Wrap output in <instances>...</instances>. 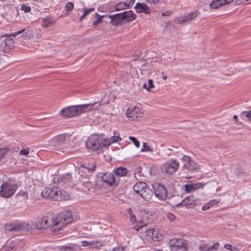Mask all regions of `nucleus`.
Instances as JSON below:
<instances>
[{
	"label": "nucleus",
	"instance_id": "nucleus-30",
	"mask_svg": "<svg viewBox=\"0 0 251 251\" xmlns=\"http://www.w3.org/2000/svg\"><path fill=\"white\" fill-rule=\"evenodd\" d=\"M112 143L110 138L105 139L103 140L101 138L100 150H102L103 148L109 147Z\"/></svg>",
	"mask_w": 251,
	"mask_h": 251
},
{
	"label": "nucleus",
	"instance_id": "nucleus-20",
	"mask_svg": "<svg viewBox=\"0 0 251 251\" xmlns=\"http://www.w3.org/2000/svg\"><path fill=\"white\" fill-rule=\"evenodd\" d=\"M204 184H203L201 182H198L194 184H186L184 186L185 188V191L188 193H190L198 189L202 188Z\"/></svg>",
	"mask_w": 251,
	"mask_h": 251
},
{
	"label": "nucleus",
	"instance_id": "nucleus-29",
	"mask_svg": "<svg viewBox=\"0 0 251 251\" xmlns=\"http://www.w3.org/2000/svg\"><path fill=\"white\" fill-rule=\"evenodd\" d=\"M126 8H128V7L127 3L125 2H120L115 6V10L116 11L124 10Z\"/></svg>",
	"mask_w": 251,
	"mask_h": 251
},
{
	"label": "nucleus",
	"instance_id": "nucleus-34",
	"mask_svg": "<svg viewBox=\"0 0 251 251\" xmlns=\"http://www.w3.org/2000/svg\"><path fill=\"white\" fill-rule=\"evenodd\" d=\"M95 15L98 16V18L93 23V25L94 26H96L98 24H100L102 22V19L103 18L107 17V15L100 16L98 13H96Z\"/></svg>",
	"mask_w": 251,
	"mask_h": 251
},
{
	"label": "nucleus",
	"instance_id": "nucleus-58",
	"mask_svg": "<svg viewBox=\"0 0 251 251\" xmlns=\"http://www.w3.org/2000/svg\"><path fill=\"white\" fill-rule=\"evenodd\" d=\"M124 248L123 247H118L115 248H113L112 251H123Z\"/></svg>",
	"mask_w": 251,
	"mask_h": 251
},
{
	"label": "nucleus",
	"instance_id": "nucleus-39",
	"mask_svg": "<svg viewBox=\"0 0 251 251\" xmlns=\"http://www.w3.org/2000/svg\"><path fill=\"white\" fill-rule=\"evenodd\" d=\"M61 178L63 182L66 183L67 181H70L71 180L72 177L69 174H67L62 176Z\"/></svg>",
	"mask_w": 251,
	"mask_h": 251
},
{
	"label": "nucleus",
	"instance_id": "nucleus-1",
	"mask_svg": "<svg viewBox=\"0 0 251 251\" xmlns=\"http://www.w3.org/2000/svg\"><path fill=\"white\" fill-rule=\"evenodd\" d=\"M134 191L146 201H149L152 197V191L147 185L143 182H139L136 183L133 187Z\"/></svg>",
	"mask_w": 251,
	"mask_h": 251
},
{
	"label": "nucleus",
	"instance_id": "nucleus-24",
	"mask_svg": "<svg viewBox=\"0 0 251 251\" xmlns=\"http://www.w3.org/2000/svg\"><path fill=\"white\" fill-rule=\"evenodd\" d=\"M14 41L12 38L8 37L4 40L2 45L4 47V50H8L14 47Z\"/></svg>",
	"mask_w": 251,
	"mask_h": 251
},
{
	"label": "nucleus",
	"instance_id": "nucleus-45",
	"mask_svg": "<svg viewBox=\"0 0 251 251\" xmlns=\"http://www.w3.org/2000/svg\"><path fill=\"white\" fill-rule=\"evenodd\" d=\"M17 196L18 197L22 196L23 199L24 200L27 199V197H28L27 192L23 191H19V193L17 194Z\"/></svg>",
	"mask_w": 251,
	"mask_h": 251
},
{
	"label": "nucleus",
	"instance_id": "nucleus-18",
	"mask_svg": "<svg viewBox=\"0 0 251 251\" xmlns=\"http://www.w3.org/2000/svg\"><path fill=\"white\" fill-rule=\"evenodd\" d=\"M121 13L116 14L113 15H107V17L110 19V23L113 25H120L124 21Z\"/></svg>",
	"mask_w": 251,
	"mask_h": 251
},
{
	"label": "nucleus",
	"instance_id": "nucleus-48",
	"mask_svg": "<svg viewBox=\"0 0 251 251\" xmlns=\"http://www.w3.org/2000/svg\"><path fill=\"white\" fill-rule=\"evenodd\" d=\"M220 202V199H213L208 202L210 206H213Z\"/></svg>",
	"mask_w": 251,
	"mask_h": 251
},
{
	"label": "nucleus",
	"instance_id": "nucleus-42",
	"mask_svg": "<svg viewBox=\"0 0 251 251\" xmlns=\"http://www.w3.org/2000/svg\"><path fill=\"white\" fill-rule=\"evenodd\" d=\"M225 248L227 250L231 251H238V249L231 245L230 244H225Z\"/></svg>",
	"mask_w": 251,
	"mask_h": 251
},
{
	"label": "nucleus",
	"instance_id": "nucleus-27",
	"mask_svg": "<svg viewBox=\"0 0 251 251\" xmlns=\"http://www.w3.org/2000/svg\"><path fill=\"white\" fill-rule=\"evenodd\" d=\"M116 177L119 179V177H123L125 176L127 174V170L123 167H119L115 170V171Z\"/></svg>",
	"mask_w": 251,
	"mask_h": 251
},
{
	"label": "nucleus",
	"instance_id": "nucleus-25",
	"mask_svg": "<svg viewBox=\"0 0 251 251\" xmlns=\"http://www.w3.org/2000/svg\"><path fill=\"white\" fill-rule=\"evenodd\" d=\"M82 186L81 189L84 192H86L90 190V188L93 187V184L89 179L86 178L84 180H81L80 182Z\"/></svg>",
	"mask_w": 251,
	"mask_h": 251
},
{
	"label": "nucleus",
	"instance_id": "nucleus-59",
	"mask_svg": "<svg viewBox=\"0 0 251 251\" xmlns=\"http://www.w3.org/2000/svg\"><path fill=\"white\" fill-rule=\"evenodd\" d=\"M135 2V0H129V2L127 3L128 7H129L133 5V4Z\"/></svg>",
	"mask_w": 251,
	"mask_h": 251
},
{
	"label": "nucleus",
	"instance_id": "nucleus-36",
	"mask_svg": "<svg viewBox=\"0 0 251 251\" xmlns=\"http://www.w3.org/2000/svg\"><path fill=\"white\" fill-rule=\"evenodd\" d=\"M74 7V5L73 3L72 2H68L65 6V9L66 11V13L69 14L71 12V11L73 9Z\"/></svg>",
	"mask_w": 251,
	"mask_h": 251
},
{
	"label": "nucleus",
	"instance_id": "nucleus-13",
	"mask_svg": "<svg viewBox=\"0 0 251 251\" xmlns=\"http://www.w3.org/2000/svg\"><path fill=\"white\" fill-rule=\"evenodd\" d=\"M50 226H51L50 230L54 235L59 234L62 228L65 226L62 220H59L58 218L54 220V217H53V221H52Z\"/></svg>",
	"mask_w": 251,
	"mask_h": 251
},
{
	"label": "nucleus",
	"instance_id": "nucleus-12",
	"mask_svg": "<svg viewBox=\"0 0 251 251\" xmlns=\"http://www.w3.org/2000/svg\"><path fill=\"white\" fill-rule=\"evenodd\" d=\"M182 161L184 163L183 167L189 171H196L199 169L198 164L188 155H183Z\"/></svg>",
	"mask_w": 251,
	"mask_h": 251
},
{
	"label": "nucleus",
	"instance_id": "nucleus-10",
	"mask_svg": "<svg viewBox=\"0 0 251 251\" xmlns=\"http://www.w3.org/2000/svg\"><path fill=\"white\" fill-rule=\"evenodd\" d=\"M142 110L141 108L137 106L130 107L126 111L127 118L131 121L136 120L138 118L142 116Z\"/></svg>",
	"mask_w": 251,
	"mask_h": 251
},
{
	"label": "nucleus",
	"instance_id": "nucleus-51",
	"mask_svg": "<svg viewBox=\"0 0 251 251\" xmlns=\"http://www.w3.org/2000/svg\"><path fill=\"white\" fill-rule=\"evenodd\" d=\"M25 31V28H23V29H22L21 30H19L16 32H14L13 33H12L10 34V36H16L19 34H20L21 33H24V32Z\"/></svg>",
	"mask_w": 251,
	"mask_h": 251
},
{
	"label": "nucleus",
	"instance_id": "nucleus-17",
	"mask_svg": "<svg viewBox=\"0 0 251 251\" xmlns=\"http://www.w3.org/2000/svg\"><path fill=\"white\" fill-rule=\"evenodd\" d=\"M234 0H213L210 3L211 9H217L226 4H229Z\"/></svg>",
	"mask_w": 251,
	"mask_h": 251
},
{
	"label": "nucleus",
	"instance_id": "nucleus-7",
	"mask_svg": "<svg viewBox=\"0 0 251 251\" xmlns=\"http://www.w3.org/2000/svg\"><path fill=\"white\" fill-rule=\"evenodd\" d=\"M17 189L15 184H11L8 182L3 183L0 188V196L4 198H9L12 196Z\"/></svg>",
	"mask_w": 251,
	"mask_h": 251
},
{
	"label": "nucleus",
	"instance_id": "nucleus-28",
	"mask_svg": "<svg viewBox=\"0 0 251 251\" xmlns=\"http://www.w3.org/2000/svg\"><path fill=\"white\" fill-rule=\"evenodd\" d=\"M197 16V14L196 12L189 13L188 15L184 16L182 18L181 21L179 22V23L190 21L193 19H194Z\"/></svg>",
	"mask_w": 251,
	"mask_h": 251
},
{
	"label": "nucleus",
	"instance_id": "nucleus-2",
	"mask_svg": "<svg viewBox=\"0 0 251 251\" xmlns=\"http://www.w3.org/2000/svg\"><path fill=\"white\" fill-rule=\"evenodd\" d=\"M85 108V105L66 107L61 110V115L65 118H72L81 114L84 112Z\"/></svg>",
	"mask_w": 251,
	"mask_h": 251
},
{
	"label": "nucleus",
	"instance_id": "nucleus-21",
	"mask_svg": "<svg viewBox=\"0 0 251 251\" xmlns=\"http://www.w3.org/2000/svg\"><path fill=\"white\" fill-rule=\"evenodd\" d=\"M58 219H59V220H62L64 226L67 224L72 222L73 220L72 214L70 211L63 212Z\"/></svg>",
	"mask_w": 251,
	"mask_h": 251
},
{
	"label": "nucleus",
	"instance_id": "nucleus-9",
	"mask_svg": "<svg viewBox=\"0 0 251 251\" xmlns=\"http://www.w3.org/2000/svg\"><path fill=\"white\" fill-rule=\"evenodd\" d=\"M179 163L175 160H170L165 163L161 166L162 172L169 174H172L176 172L179 167Z\"/></svg>",
	"mask_w": 251,
	"mask_h": 251
},
{
	"label": "nucleus",
	"instance_id": "nucleus-5",
	"mask_svg": "<svg viewBox=\"0 0 251 251\" xmlns=\"http://www.w3.org/2000/svg\"><path fill=\"white\" fill-rule=\"evenodd\" d=\"M101 137L97 134H94L88 138L86 141V147L92 151L100 150Z\"/></svg>",
	"mask_w": 251,
	"mask_h": 251
},
{
	"label": "nucleus",
	"instance_id": "nucleus-46",
	"mask_svg": "<svg viewBox=\"0 0 251 251\" xmlns=\"http://www.w3.org/2000/svg\"><path fill=\"white\" fill-rule=\"evenodd\" d=\"M83 9L84 10L83 11V14L85 15L86 16L89 14L90 12L93 11L95 10V8L93 7L90 8H83Z\"/></svg>",
	"mask_w": 251,
	"mask_h": 251
},
{
	"label": "nucleus",
	"instance_id": "nucleus-47",
	"mask_svg": "<svg viewBox=\"0 0 251 251\" xmlns=\"http://www.w3.org/2000/svg\"><path fill=\"white\" fill-rule=\"evenodd\" d=\"M153 230V228L147 229L145 231V234L148 237L152 238Z\"/></svg>",
	"mask_w": 251,
	"mask_h": 251
},
{
	"label": "nucleus",
	"instance_id": "nucleus-61",
	"mask_svg": "<svg viewBox=\"0 0 251 251\" xmlns=\"http://www.w3.org/2000/svg\"><path fill=\"white\" fill-rule=\"evenodd\" d=\"M85 17H86V16L83 14V15L80 18V20L82 21L84 18Z\"/></svg>",
	"mask_w": 251,
	"mask_h": 251
},
{
	"label": "nucleus",
	"instance_id": "nucleus-4",
	"mask_svg": "<svg viewBox=\"0 0 251 251\" xmlns=\"http://www.w3.org/2000/svg\"><path fill=\"white\" fill-rule=\"evenodd\" d=\"M6 228L11 231H27L30 229V226L26 222H16L7 224Z\"/></svg>",
	"mask_w": 251,
	"mask_h": 251
},
{
	"label": "nucleus",
	"instance_id": "nucleus-14",
	"mask_svg": "<svg viewBox=\"0 0 251 251\" xmlns=\"http://www.w3.org/2000/svg\"><path fill=\"white\" fill-rule=\"evenodd\" d=\"M53 193V200L55 201L67 200L70 198V195L66 191L60 190L57 187H55Z\"/></svg>",
	"mask_w": 251,
	"mask_h": 251
},
{
	"label": "nucleus",
	"instance_id": "nucleus-32",
	"mask_svg": "<svg viewBox=\"0 0 251 251\" xmlns=\"http://www.w3.org/2000/svg\"><path fill=\"white\" fill-rule=\"evenodd\" d=\"M113 134L114 135L110 138V140L112 144L121 141L122 139L120 137L119 134L116 133L115 132L113 133Z\"/></svg>",
	"mask_w": 251,
	"mask_h": 251
},
{
	"label": "nucleus",
	"instance_id": "nucleus-63",
	"mask_svg": "<svg viewBox=\"0 0 251 251\" xmlns=\"http://www.w3.org/2000/svg\"><path fill=\"white\" fill-rule=\"evenodd\" d=\"M233 119L235 120H237L238 119V117L237 115H234L233 116Z\"/></svg>",
	"mask_w": 251,
	"mask_h": 251
},
{
	"label": "nucleus",
	"instance_id": "nucleus-57",
	"mask_svg": "<svg viewBox=\"0 0 251 251\" xmlns=\"http://www.w3.org/2000/svg\"><path fill=\"white\" fill-rule=\"evenodd\" d=\"M81 168H83L84 169H85L86 170H87L89 172H93V171H95V167H93L90 168H88V167H84L83 166H81Z\"/></svg>",
	"mask_w": 251,
	"mask_h": 251
},
{
	"label": "nucleus",
	"instance_id": "nucleus-50",
	"mask_svg": "<svg viewBox=\"0 0 251 251\" xmlns=\"http://www.w3.org/2000/svg\"><path fill=\"white\" fill-rule=\"evenodd\" d=\"M7 151V149L5 148H0V160L4 157Z\"/></svg>",
	"mask_w": 251,
	"mask_h": 251
},
{
	"label": "nucleus",
	"instance_id": "nucleus-55",
	"mask_svg": "<svg viewBox=\"0 0 251 251\" xmlns=\"http://www.w3.org/2000/svg\"><path fill=\"white\" fill-rule=\"evenodd\" d=\"M210 207H211V206H210L209 203L207 202L202 207L201 209L203 211H205L210 208Z\"/></svg>",
	"mask_w": 251,
	"mask_h": 251
},
{
	"label": "nucleus",
	"instance_id": "nucleus-31",
	"mask_svg": "<svg viewBox=\"0 0 251 251\" xmlns=\"http://www.w3.org/2000/svg\"><path fill=\"white\" fill-rule=\"evenodd\" d=\"M99 242L98 241H81V245L83 247H92L93 246L96 245Z\"/></svg>",
	"mask_w": 251,
	"mask_h": 251
},
{
	"label": "nucleus",
	"instance_id": "nucleus-40",
	"mask_svg": "<svg viewBox=\"0 0 251 251\" xmlns=\"http://www.w3.org/2000/svg\"><path fill=\"white\" fill-rule=\"evenodd\" d=\"M127 212L130 215V219L131 222L135 223L136 221V216L132 213L131 208H129L127 210Z\"/></svg>",
	"mask_w": 251,
	"mask_h": 251
},
{
	"label": "nucleus",
	"instance_id": "nucleus-16",
	"mask_svg": "<svg viewBox=\"0 0 251 251\" xmlns=\"http://www.w3.org/2000/svg\"><path fill=\"white\" fill-rule=\"evenodd\" d=\"M198 202V199L195 198L193 196H191L187 197L183 200L180 204L185 206L187 208H191L197 205Z\"/></svg>",
	"mask_w": 251,
	"mask_h": 251
},
{
	"label": "nucleus",
	"instance_id": "nucleus-11",
	"mask_svg": "<svg viewBox=\"0 0 251 251\" xmlns=\"http://www.w3.org/2000/svg\"><path fill=\"white\" fill-rule=\"evenodd\" d=\"M100 177L104 182L110 186H116L120 180L113 174L108 172L102 174Z\"/></svg>",
	"mask_w": 251,
	"mask_h": 251
},
{
	"label": "nucleus",
	"instance_id": "nucleus-49",
	"mask_svg": "<svg viewBox=\"0 0 251 251\" xmlns=\"http://www.w3.org/2000/svg\"><path fill=\"white\" fill-rule=\"evenodd\" d=\"M166 217L170 221H174L176 219L175 215L172 213H168Z\"/></svg>",
	"mask_w": 251,
	"mask_h": 251
},
{
	"label": "nucleus",
	"instance_id": "nucleus-23",
	"mask_svg": "<svg viewBox=\"0 0 251 251\" xmlns=\"http://www.w3.org/2000/svg\"><path fill=\"white\" fill-rule=\"evenodd\" d=\"M123 20H127V21H132L135 19L136 15L131 10L127 11L121 13Z\"/></svg>",
	"mask_w": 251,
	"mask_h": 251
},
{
	"label": "nucleus",
	"instance_id": "nucleus-52",
	"mask_svg": "<svg viewBox=\"0 0 251 251\" xmlns=\"http://www.w3.org/2000/svg\"><path fill=\"white\" fill-rule=\"evenodd\" d=\"M146 2L151 4H156L159 3L160 0H145Z\"/></svg>",
	"mask_w": 251,
	"mask_h": 251
},
{
	"label": "nucleus",
	"instance_id": "nucleus-53",
	"mask_svg": "<svg viewBox=\"0 0 251 251\" xmlns=\"http://www.w3.org/2000/svg\"><path fill=\"white\" fill-rule=\"evenodd\" d=\"M148 84H149V86L148 87L147 91H149L150 89L151 88H154V85L153 84V81L151 79H149L148 80Z\"/></svg>",
	"mask_w": 251,
	"mask_h": 251
},
{
	"label": "nucleus",
	"instance_id": "nucleus-15",
	"mask_svg": "<svg viewBox=\"0 0 251 251\" xmlns=\"http://www.w3.org/2000/svg\"><path fill=\"white\" fill-rule=\"evenodd\" d=\"M140 214L143 217L142 219L136 222L134 226V229L136 231H139L140 229L148 225V222L145 220L148 218V213L145 210H141L140 211Z\"/></svg>",
	"mask_w": 251,
	"mask_h": 251
},
{
	"label": "nucleus",
	"instance_id": "nucleus-3",
	"mask_svg": "<svg viewBox=\"0 0 251 251\" xmlns=\"http://www.w3.org/2000/svg\"><path fill=\"white\" fill-rule=\"evenodd\" d=\"M169 244L172 251H186L188 248L187 242L181 238L171 239Z\"/></svg>",
	"mask_w": 251,
	"mask_h": 251
},
{
	"label": "nucleus",
	"instance_id": "nucleus-37",
	"mask_svg": "<svg viewBox=\"0 0 251 251\" xmlns=\"http://www.w3.org/2000/svg\"><path fill=\"white\" fill-rule=\"evenodd\" d=\"M240 116L243 118L246 117L248 120L251 121V110L244 111L241 113Z\"/></svg>",
	"mask_w": 251,
	"mask_h": 251
},
{
	"label": "nucleus",
	"instance_id": "nucleus-35",
	"mask_svg": "<svg viewBox=\"0 0 251 251\" xmlns=\"http://www.w3.org/2000/svg\"><path fill=\"white\" fill-rule=\"evenodd\" d=\"M141 152H152L153 150L149 146L147 145L146 142L143 143V148L141 150Z\"/></svg>",
	"mask_w": 251,
	"mask_h": 251
},
{
	"label": "nucleus",
	"instance_id": "nucleus-8",
	"mask_svg": "<svg viewBox=\"0 0 251 251\" xmlns=\"http://www.w3.org/2000/svg\"><path fill=\"white\" fill-rule=\"evenodd\" d=\"M53 221L51 215H46L39 218L34 224V227L39 229H45L49 227Z\"/></svg>",
	"mask_w": 251,
	"mask_h": 251
},
{
	"label": "nucleus",
	"instance_id": "nucleus-54",
	"mask_svg": "<svg viewBox=\"0 0 251 251\" xmlns=\"http://www.w3.org/2000/svg\"><path fill=\"white\" fill-rule=\"evenodd\" d=\"M208 248V247L207 246L206 244H201L199 247V249L201 251H205Z\"/></svg>",
	"mask_w": 251,
	"mask_h": 251
},
{
	"label": "nucleus",
	"instance_id": "nucleus-33",
	"mask_svg": "<svg viewBox=\"0 0 251 251\" xmlns=\"http://www.w3.org/2000/svg\"><path fill=\"white\" fill-rule=\"evenodd\" d=\"M162 238V236L159 233L158 231L155 229H154L152 239H153L154 241H158L161 240Z\"/></svg>",
	"mask_w": 251,
	"mask_h": 251
},
{
	"label": "nucleus",
	"instance_id": "nucleus-41",
	"mask_svg": "<svg viewBox=\"0 0 251 251\" xmlns=\"http://www.w3.org/2000/svg\"><path fill=\"white\" fill-rule=\"evenodd\" d=\"M20 10L24 11L25 13H28L31 11V9L30 6H27L25 4H23L21 6Z\"/></svg>",
	"mask_w": 251,
	"mask_h": 251
},
{
	"label": "nucleus",
	"instance_id": "nucleus-44",
	"mask_svg": "<svg viewBox=\"0 0 251 251\" xmlns=\"http://www.w3.org/2000/svg\"><path fill=\"white\" fill-rule=\"evenodd\" d=\"M129 139L131 141L134 145L137 147L139 148L140 147V143L134 137L129 136Z\"/></svg>",
	"mask_w": 251,
	"mask_h": 251
},
{
	"label": "nucleus",
	"instance_id": "nucleus-62",
	"mask_svg": "<svg viewBox=\"0 0 251 251\" xmlns=\"http://www.w3.org/2000/svg\"><path fill=\"white\" fill-rule=\"evenodd\" d=\"M143 88L146 89L147 90L148 87H147L146 84H145V83L143 85Z\"/></svg>",
	"mask_w": 251,
	"mask_h": 251
},
{
	"label": "nucleus",
	"instance_id": "nucleus-56",
	"mask_svg": "<svg viewBox=\"0 0 251 251\" xmlns=\"http://www.w3.org/2000/svg\"><path fill=\"white\" fill-rule=\"evenodd\" d=\"M219 246V244L217 243H215L213 245L211 246V247H208V248H211V250H212V249L216 250L218 248Z\"/></svg>",
	"mask_w": 251,
	"mask_h": 251
},
{
	"label": "nucleus",
	"instance_id": "nucleus-38",
	"mask_svg": "<svg viewBox=\"0 0 251 251\" xmlns=\"http://www.w3.org/2000/svg\"><path fill=\"white\" fill-rule=\"evenodd\" d=\"M64 140V137L63 135L57 136L53 139V140L57 143L58 145L61 144Z\"/></svg>",
	"mask_w": 251,
	"mask_h": 251
},
{
	"label": "nucleus",
	"instance_id": "nucleus-60",
	"mask_svg": "<svg viewBox=\"0 0 251 251\" xmlns=\"http://www.w3.org/2000/svg\"><path fill=\"white\" fill-rule=\"evenodd\" d=\"M173 180H170L168 181V182H169L170 183V186H169V184H168V188H171V189H172L173 188V186L172 185V184L173 183H174V182H173Z\"/></svg>",
	"mask_w": 251,
	"mask_h": 251
},
{
	"label": "nucleus",
	"instance_id": "nucleus-26",
	"mask_svg": "<svg viewBox=\"0 0 251 251\" xmlns=\"http://www.w3.org/2000/svg\"><path fill=\"white\" fill-rule=\"evenodd\" d=\"M54 19L51 17H47L43 19L42 25L44 27H48L52 26L54 24Z\"/></svg>",
	"mask_w": 251,
	"mask_h": 251
},
{
	"label": "nucleus",
	"instance_id": "nucleus-64",
	"mask_svg": "<svg viewBox=\"0 0 251 251\" xmlns=\"http://www.w3.org/2000/svg\"><path fill=\"white\" fill-rule=\"evenodd\" d=\"M162 15L163 16H165L168 15L169 14L168 13H163Z\"/></svg>",
	"mask_w": 251,
	"mask_h": 251
},
{
	"label": "nucleus",
	"instance_id": "nucleus-19",
	"mask_svg": "<svg viewBox=\"0 0 251 251\" xmlns=\"http://www.w3.org/2000/svg\"><path fill=\"white\" fill-rule=\"evenodd\" d=\"M135 8L138 13L149 14L151 11L149 6L145 3H137L135 6Z\"/></svg>",
	"mask_w": 251,
	"mask_h": 251
},
{
	"label": "nucleus",
	"instance_id": "nucleus-22",
	"mask_svg": "<svg viewBox=\"0 0 251 251\" xmlns=\"http://www.w3.org/2000/svg\"><path fill=\"white\" fill-rule=\"evenodd\" d=\"M55 187L46 188L42 192V195L44 198L53 200Z\"/></svg>",
	"mask_w": 251,
	"mask_h": 251
},
{
	"label": "nucleus",
	"instance_id": "nucleus-43",
	"mask_svg": "<svg viewBox=\"0 0 251 251\" xmlns=\"http://www.w3.org/2000/svg\"><path fill=\"white\" fill-rule=\"evenodd\" d=\"M29 151H30V148H29L23 149L20 151L19 154L20 155L27 156L28 155V154L29 153Z\"/></svg>",
	"mask_w": 251,
	"mask_h": 251
},
{
	"label": "nucleus",
	"instance_id": "nucleus-6",
	"mask_svg": "<svg viewBox=\"0 0 251 251\" xmlns=\"http://www.w3.org/2000/svg\"><path fill=\"white\" fill-rule=\"evenodd\" d=\"M155 196L160 200H165L168 197V192L166 187L163 184L155 183L152 185Z\"/></svg>",
	"mask_w": 251,
	"mask_h": 251
}]
</instances>
